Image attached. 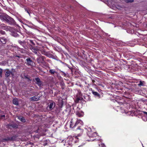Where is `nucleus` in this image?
Returning a JSON list of instances; mask_svg holds the SVG:
<instances>
[{
	"instance_id": "1",
	"label": "nucleus",
	"mask_w": 147,
	"mask_h": 147,
	"mask_svg": "<svg viewBox=\"0 0 147 147\" xmlns=\"http://www.w3.org/2000/svg\"><path fill=\"white\" fill-rule=\"evenodd\" d=\"M85 131L87 132V135L90 139L89 140H86L88 141H92L96 140V139H92L91 138H92L96 137L97 136L96 133L94 132H93L91 128L88 127L87 128H85Z\"/></svg>"
},
{
	"instance_id": "2",
	"label": "nucleus",
	"mask_w": 147,
	"mask_h": 147,
	"mask_svg": "<svg viewBox=\"0 0 147 147\" xmlns=\"http://www.w3.org/2000/svg\"><path fill=\"white\" fill-rule=\"evenodd\" d=\"M5 21L10 25H14L16 24V22L13 19L7 15L6 16V17Z\"/></svg>"
},
{
	"instance_id": "3",
	"label": "nucleus",
	"mask_w": 147,
	"mask_h": 147,
	"mask_svg": "<svg viewBox=\"0 0 147 147\" xmlns=\"http://www.w3.org/2000/svg\"><path fill=\"white\" fill-rule=\"evenodd\" d=\"M29 47L30 49L35 53L37 54V51L39 50L38 47L37 46H33L32 45L29 44Z\"/></svg>"
},
{
	"instance_id": "4",
	"label": "nucleus",
	"mask_w": 147,
	"mask_h": 147,
	"mask_svg": "<svg viewBox=\"0 0 147 147\" xmlns=\"http://www.w3.org/2000/svg\"><path fill=\"white\" fill-rule=\"evenodd\" d=\"M45 57L42 56L39 57L36 59L38 63H43L45 62Z\"/></svg>"
},
{
	"instance_id": "5",
	"label": "nucleus",
	"mask_w": 147,
	"mask_h": 147,
	"mask_svg": "<svg viewBox=\"0 0 147 147\" xmlns=\"http://www.w3.org/2000/svg\"><path fill=\"white\" fill-rule=\"evenodd\" d=\"M36 83L39 86L41 87L42 85V83L39 78H35Z\"/></svg>"
},
{
	"instance_id": "6",
	"label": "nucleus",
	"mask_w": 147,
	"mask_h": 147,
	"mask_svg": "<svg viewBox=\"0 0 147 147\" xmlns=\"http://www.w3.org/2000/svg\"><path fill=\"white\" fill-rule=\"evenodd\" d=\"M26 64L28 65H32L33 63L32 60L30 58H28L26 59Z\"/></svg>"
},
{
	"instance_id": "7",
	"label": "nucleus",
	"mask_w": 147,
	"mask_h": 147,
	"mask_svg": "<svg viewBox=\"0 0 147 147\" xmlns=\"http://www.w3.org/2000/svg\"><path fill=\"white\" fill-rule=\"evenodd\" d=\"M55 103L53 102H51L49 105L48 106L47 108L48 109L51 110L53 109L54 107H55Z\"/></svg>"
},
{
	"instance_id": "8",
	"label": "nucleus",
	"mask_w": 147,
	"mask_h": 147,
	"mask_svg": "<svg viewBox=\"0 0 147 147\" xmlns=\"http://www.w3.org/2000/svg\"><path fill=\"white\" fill-rule=\"evenodd\" d=\"M7 15L0 13V19L2 20L5 21Z\"/></svg>"
},
{
	"instance_id": "9",
	"label": "nucleus",
	"mask_w": 147,
	"mask_h": 147,
	"mask_svg": "<svg viewBox=\"0 0 147 147\" xmlns=\"http://www.w3.org/2000/svg\"><path fill=\"white\" fill-rule=\"evenodd\" d=\"M40 97L37 96H35L32 97L30 98V100L32 101H37L39 99Z\"/></svg>"
},
{
	"instance_id": "10",
	"label": "nucleus",
	"mask_w": 147,
	"mask_h": 147,
	"mask_svg": "<svg viewBox=\"0 0 147 147\" xmlns=\"http://www.w3.org/2000/svg\"><path fill=\"white\" fill-rule=\"evenodd\" d=\"M144 113L145 114V115L142 117V119L144 121H147V113L146 112H144Z\"/></svg>"
},
{
	"instance_id": "11",
	"label": "nucleus",
	"mask_w": 147,
	"mask_h": 147,
	"mask_svg": "<svg viewBox=\"0 0 147 147\" xmlns=\"http://www.w3.org/2000/svg\"><path fill=\"white\" fill-rule=\"evenodd\" d=\"M13 137H7L3 139V140L4 141H12L13 139Z\"/></svg>"
},
{
	"instance_id": "12",
	"label": "nucleus",
	"mask_w": 147,
	"mask_h": 147,
	"mask_svg": "<svg viewBox=\"0 0 147 147\" xmlns=\"http://www.w3.org/2000/svg\"><path fill=\"white\" fill-rule=\"evenodd\" d=\"M18 119L21 121L22 122H25L26 121L24 117H23L22 116H20L17 117Z\"/></svg>"
},
{
	"instance_id": "13",
	"label": "nucleus",
	"mask_w": 147,
	"mask_h": 147,
	"mask_svg": "<svg viewBox=\"0 0 147 147\" xmlns=\"http://www.w3.org/2000/svg\"><path fill=\"white\" fill-rule=\"evenodd\" d=\"M82 121L81 120L79 119H78L76 122L75 123L74 126H76V125H78L79 123L81 125H82Z\"/></svg>"
},
{
	"instance_id": "14",
	"label": "nucleus",
	"mask_w": 147,
	"mask_h": 147,
	"mask_svg": "<svg viewBox=\"0 0 147 147\" xmlns=\"http://www.w3.org/2000/svg\"><path fill=\"white\" fill-rule=\"evenodd\" d=\"M74 122V120L73 119H71L70 122L71 124L70 125L71 127H74L75 126H74L75 123Z\"/></svg>"
},
{
	"instance_id": "15",
	"label": "nucleus",
	"mask_w": 147,
	"mask_h": 147,
	"mask_svg": "<svg viewBox=\"0 0 147 147\" xmlns=\"http://www.w3.org/2000/svg\"><path fill=\"white\" fill-rule=\"evenodd\" d=\"M13 102L14 104L16 105H18V100L16 98H15L13 99Z\"/></svg>"
},
{
	"instance_id": "16",
	"label": "nucleus",
	"mask_w": 147,
	"mask_h": 147,
	"mask_svg": "<svg viewBox=\"0 0 147 147\" xmlns=\"http://www.w3.org/2000/svg\"><path fill=\"white\" fill-rule=\"evenodd\" d=\"M82 99V98L80 97H77L75 100L76 102L78 103L80 101L81 102Z\"/></svg>"
},
{
	"instance_id": "17",
	"label": "nucleus",
	"mask_w": 147,
	"mask_h": 147,
	"mask_svg": "<svg viewBox=\"0 0 147 147\" xmlns=\"http://www.w3.org/2000/svg\"><path fill=\"white\" fill-rule=\"evenodd\" d=\"M0 40L1 42L3 44H5L7 41V40L3 38H1Z\"/></svg>"
},
{
	"instance_id": "18",
	"label": "nucleus",
	"mask_w": 147,
	"mask_h": 147,
	"mask_svg": "<svg viewBox=\"0 0 147 147\" xmlns=\"http://www.w3.org/2000/svg\"><path fill=\"white\" fill-rule=\"evenodd\" d=\"M11 73V72L10 71H6L5 75V77L6 78H7L10 76V74Z\"/></svg>"
},
{
	"instance_id": "19",
	"label": "nucleus",
	"mask_w": 147,
	"mask_h": 147,
	"mask_svg": "<svg viewBox=\"0 0 147 147\" xmlns=\"http://www.w3.org/2000/svg\"><path fill=\"white\" fill-rule=\"evenodd\" d=\"M49 72L52 75H53L55 73H57V72L55 70L52 69H50L49 71Z\"/></svg>"
},
{
	"instance_id": "20",
	"label": "nucleus",
	"mask_w": 147,
	"mask_h": 147,
	"mask_svg": "<svg viewBox=\"0 0 147 147\" xmlns=\"http://www.w3.org/2000/svg\"><path fill=\"white\" fill-rule=\"evenodd\" d=\"M9 125L11 127L13 128H17V125L15 124H9Z\"/></svg>"
},
{
	"instance_id": "21",
	"label": "nucleus",
	"mask_w": 147,
	"mask_h": 147,
	"mask_svg": "<svg viewBox=\"0 0 147 147\" xmlns=\"http://www.w3.org/2000/svg\"><path fill=\"white\" fill-rule=\"evenodd\" d=\"M11 35L12 36L14 37H17L18 35V34L16 32H13L11 33Z\"/></svg>"
},
{
	"instance_id": "22",
	"label": "nucleus",
	"mask_w": 147,
	"mask_h": 147,
	"mask_svg": "<svg viewBox=\"0 0 147 147\" xmlns=\"http://www.w3.org/2000/svg\"><path fill=\"white\" fill-rule=\"evenodd\" d=\"M143 82H142L141 81H140L139 83L138 84V86H143L144 85Z\"/></svg>"
},
{
	"instance_id": "23",
	"label": "nucleus",
	"mask_w": 147,
	"mask_h": 147,
	"mask_svg": "<svg viewBox=\"0 0 147 147\" xmlns=\"http://www.w3.org/2000/svg\"><path fill=\"white\" fill-rule=\"evenodd\" d=\"M5 117V115H0V119H4Z\"/></svg>"
},
{
	"instance_id": "24",
	"label": "nucleus",
	"mask_w": 147,
	"mask_h": 147,
	"mask_svg": "<svg viewBox=\"0 0 147 147\" xmlns=\"http://www.w3.org/2000/svg\"><path fill=\"white\" fill-rule=\"evenodd\" d=\"M18 42L20 45H23L24 44V41H21L20 40H19Z\"/></svg>"
},
{
	"instance_id": "25",
	"label": "nucleus",
	"mask_w": 147,
	"mask_h": 147,
	"mask_svg": "<svg viewBox=\"0 0 147 147\" xmlns=\"http://www.w3.org/2000/svg\"><path fill=\"white\" fill-rule=\"evenodd\" d=\"M30 42L32 44V45L33 46H34L35 45V44L33 42V41L31 40H29Z\"/></svg>"
},
{
	"instance_id": "26",
	"label": "nucleus",
	"mask_w": 147,
	"mask_h": 147,
	"mask_svg": "<svg viewBox=\"0 0 147 147\" xmlns=\"http://www.w3.org/2000/svg\"><path fill=\"white\" fill-rule=\"evenodd\" d=\"M92 93L94 95H96V96H99V94L96 92H93Z\"/></svg>"
},
{
	"instance_id": "27",
	"label": "nucleus",
	"mask_w": 147,
	"mask_h": 147,
	"mask_svg": "<svg viewBox=\"0 0 147 147\" xmlns=\"http://www.w3.org/2000/svg\"><path fill=\"white\" fill-rule=\"evenodd\" d=\"M77 115L80 117H82V115L80 113H78L77 114Z\"/></svg>"
},
{
	"instance_id": "28",
	"label": "nucleus",
	"mask_w": 147,
	"mask_h": 147,
	"mask_svg": "<svg viewBox=\"0 0 147 147\" xmlns=\"http://www.w3.org/2000/svg\"><path fill=\"white\" fill-rule=\"evenodd\" d=\"M0 33L2 34H5V32L2 30H0Z\"/></svg>"
},
{
	"instance_id": "29",
	"label": "nucleus",
	"mask_w": 147,
	"mask_h": 147,
	"mask_svg": "<svg viewBox=\"0 0 147 147\" xmlns=\"http://www.w3.org/2000/svg\"><path fill=\"white\" fill-rule=\"evenodd\" d=\"M68 142H65V143L64 144V145L65 146V147H68Z\"/></svg>"
},
{
	"instance_id": "30",
	"label": "nucleus",
	"mask_w": 147,
	"mask_h": 147,
	"mask_svg": "<svg viewBox=\"0 0 147 147\" xmlns=\"http://www.w3.org/2000/svg\"><path fill=\"white\" fill-rule=\"evenodd\" d=\"M126 1L128 3H131L134 1V0H127Z\"/></svg>"
},
{
	"instance_id": "31",
	"label": "nucleus",
	"mask_w": 147,
	"mask_h": 147,
	"mask_svg": "<svg viewBox=\"0 0 147 147\" xmlns=\"http://www.w3.org/2000/svg\"><path fill=\"white\" fill-rule=\"evenodd\" d=\"M101 146L102 147H106L105 145L103 143L101 144Z\"/></svg>"
},
{
	"instance_id": "32",
	"label": "nucleus",
	"mask_w": 147,
	"mask_h": 147,
	"mask_svg": "<svg viewBox=\"0 0 147 147\" xmlns=\"http://www.w3.org/2000/svg\"><path fill=\"white\" fill-rule=\"evenodd\" d=\"M2 69L0 68V74H2Z\"/></svg>"
},
{
	"instance_id": "33",
	"label": "nucleus",
	"mask_w": 147,
	"mask_h": 147,
	"mask_svg": "<svg viewBox=\"0 0 147 147\" xmlns=\"http://www.w3.org/2000/svg\"><path fill=\"white\" fill-rule=\"evenodd\" d=\"M81 126H79L78 127V128L77 129H81Z\"/></svg>"
},
{
	"instance_id": "34",
	"label": "nucleus",
	"mask_w": 147,
	"mask_h": 147,
	"mask_svg": "<svg viewBox=\"0 0 147 147\" xmlns=\"http://www.w3.org/2000/svg\"><path fill=\"white\" fill-rule=\"evenodd\" d=\"M25 10L27 11V13H29V14H30V13L28 12V11L27 10H26V9H25Z\"/></svg>"
},
{
	"instance_id": "35",
	"label": "nucleus",
	"mask_w": 147,
	"mask_h": 147,
	"mask_svg": "<svg viewBox=\"0 0 147 147\" xmlns=\"http://www.w3.org/2000/svg\"><path fill=\"white\" fill-rule=\"evenodd\" d=\"M15 57H18V58H19L20 57V56H16Z\"/></svg>"
},
{
	"instance_id": "36",
	"label": "nucleus",
	"mask_w": 147,
	"mask_h": 147,
	"mask_svg": "<svg viewBox=\"0 0 147 147\" xmlns=\"http://www.w3.org/2000/svg\"><path fill=\"white\" fill-rule=\"evenodd\" d=\"M61 104L62 105H63V101L62 100L61 101Z\"/></svg>"
},
{
	"instance_id": "37",
	"label": "nucleus",
	"mask_w": 147,
	"mask_h": 147,
	"mask_svg": "<svg viewBox=\"0 0 147 147\" xmlns=\"http://www.w3.org/2000/svg\"><path fill=\"white\" fill-rule=\"evenodd\" d=\"M1 77H2V74H0Z\"/></svg>"
}]
</instances>
